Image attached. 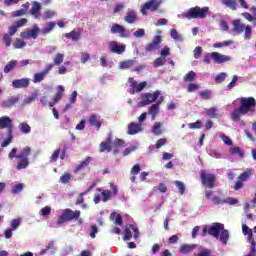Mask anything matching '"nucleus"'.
Wrapping results in <instances>:
<instances>
[{
    "instance_id": "nucleus-1",
    "label": "nucleus",
    "mask_w": 256,
    "mask_h": 256,
    "mask_svg": "<svg viewBox=\"0 0 256 256\" xmlns=\"http://www.w3.org/2000/svg\"><path fill=\"white\" fill-rule=\"evenodd\" d=\"M239 107L230 113V119L235 123L241 121V117L245 115H255L256 99L254 97H240L237 99Z\"/></svg>"
},
{
    "instance_id": "nucleus-2",
    "label": "nucleus",
    "mask_w": 256,
    "mask_h": 256,
    "mask_svg": "<svg viewBox=\"0 0 256 256\" xmlns=\"http://www.w3.org/2000/svg\"><path fill=\"white\" fill-rule=\"evenodd\" d=\"M17 148H12L11 151L8 154V158L10 160L16 159L17 161V166L16 169L17 171H21L23 169H27L29 167V155H31L32 149L31 146H25L19 154H17Z\"/></svg>"
},
{
    "instance_id": "nucleus-3",
    "label": "nucleus",
    "mask_w": 256,
    "mask_h": 256,
    "mask_svg": "<svg viewBox=\"0 0 256 256\" xmlns=\"http://www.w3.org/2000/svg\"><path fill=\"white\" fill-rule=\"evenodd\" d=\"M209 13V7H199L195 6L190 8L187 12L182 13L183 19H205Z\"/></svg>"
},
{
    "instance_id": "nucleus-4",
    "label": "nucleus",
    "mask_w": 256,
    "mask_h": 256,
    "mask_svg": "<svg viewBox=\"0 0 256 256\" xmlns=\"http://www.w3.org/2000/svg\"><path fill=\"white\" fill-rule=\"evenodd\" d=\"M232 31L237 35H241L244 31V39H251L253 35V28L247 26L241 22V19H235L232 21Z\"/></svg>"
},
{
    "instance_id": "nucleus-5",
    "label": "nucleus",
    "mask_w": 256,
    "mask_h": 256,
    "mask_svg": "<svg viewBox=\"0 0 256 256\" xmlns=\"http://www.w3.org/2000/svg\"><path fill=\"white\" fill-rule=\"evenodd\" d=\"M79 217H81L80 210L64 209L62 215L58 217L57 225H63L69 221H79Z\"/></svg>"
},
{
    "instance_id": "nucleus-6",
    "label": "nucleus",
    "mask_w": 256,
    "mask_h": 256,
    "mask_svg": "<svg viewBox=\"0 0 256 256\" xmlns=\"http://www.w3.org/2000/svg\"><path fill=\"white\" fill-rule=\"evenodd\" d=\"M200 179L203 187H206L207 189H215V181H217V176L215 174L200 170Z\"/></svg>"
},
{
    "instance_id": "nucleus-7",
    "label": "nucleus",
    "mask_w": 256,
    "mask_h": 256,
    "mask_svg": "<svg viewBox=\"0 0 256 256\" xmlns=\"http://www.w3.org/2000/svg\"><path fill=\"white\" fill-rule=\"evenodd\" d=\"M109 185L110 190H103V188H97V191L102 195L103 203H107V201H110V199H113V197H117V195H119V189L117 188V185L113 183H110Z\"/></svg>"
},
{
    "instance_id": "nucleus-8",
    "label": "nucleus",
    "mask_w": 256,
    "mask_h": 256,
    "mask_svg": "<svg viewBox=\"0 0 256 256\" xmlns=\"http://www.w3.org/2000/svg\"><path fill=\"white\" fill-rule=\"evenodd\" d=\"M224 227L225 226L221 223H214L210 227L205 226L202 230L201 235L202 237H207L208 234L211 235V237H215V239H219V235Z\"/></svg>"
},
{
    "instance_id": "nucleus-9",
    "label": "nucleus",
    "mask_w": 256,
    "mask_h": 256,
    "mask_svg": "<svg viewBox=\"0 0 256 256\" xmlns=\"http://www.w3.org/2000/svg\"><path fill=\"white\" fill-rule=\"evenodd\" d=\"M163 0H148L140 9L142 15L147 16V11H157L161 7Z\"/></svg>"
},
{
    "instance_id": "nucleus-10",
    "label": "nucleus",
    "mask_w": 256,
    "mask_h": 256,
    "mask_svg": "<svg viewBox=\"0 0 256 256\" xmlns=\"http://www.w3.org/2000/svg\"><path fill=\"white\" fill-rule=\"evenodd\" d=\"M160 95L161 91L159 90L154 91V93L141 94L142 101L140 102V104L142 105V107H145L146 105H151V103H155L157 99H159Z\"/></svg>"
},
{
    "instance_id": "nucleus-11",
    "label": "nucleus",
    "mask_w": 256,
    "mask_h": 256,
    "mask_svg": "<svg viewBox=\"0 0 256 256\" xmlns=\"http://www.w3.org/2000/svg\"><path fill=\"white\" fill-rule=\"evenodd\" d=\"M130 227V228H129ZM129 227L124 228V236H123V241H131V239L134 237V239H139V228L137 226L130 224ZM131 229L134 232L131 233Z\"/></svg>"
},
{
    "instance_id": "nucleus-12",
    "label": "nucleus",
    "mask_w": 256,
    "mask_h": 256,
    "mask_svg": "<svg viewBox=\"0 0 256 256\" xmlns=\"http://www.w3.org/2000/svg\"><path fill=\"white\" fill-rule=\"evenodd\" d=\"M108 49L111 53L123 55V52L127 49V46L125 44H119L117 41H111L108 45Z\"/></svg>"
},
{
    "instance_id": "nucleus-13",
    "label": "nucleus",
    "mask_w": 256,
    "mask_h": 256,
    "mask_svg": "<svg viewBox=\"0 0 256 256\" xmlns=\"http://www.w3.org/2000/svg\"><path fill=\"white\" fill-rule=\"evenodd\" d=\"M110 33H112V35H117V33H119L122 39L129 37V31H127L125 27L120 24H113L110 27Z\"/></svg>"
},
{
    "instance_id": "nucleus-14",
    "label": "nucleus",
    "mask_w": 256,
    "mask_h": 256,
    "mask_svg": "<svg viewBox=\"0 0 256 256\" xmlns=\"http://www.w3.org/2000/svg\"><path fill=\"white\" fill-rule=\"evenodd\" d=\"M53 69V64H48L43 71L40 73L34 74L33 77V83H41L45 79L46 75H49V72H51Z\"/></svg>"
},
{
    "instance_id": "nucleus-15",
    "label": "nucleus",
    "mask_w": 256,
    "mask_h": 256,
    "mask_svg": "<svg viewBox=\"0 0 256 256\" xmlns=\"http://www.w3.org/2000/svg\"><path fill=\"white\" fill-rule=\"evenodd\" d=\"M0 129H7V133H13V120L9 116L0 117Z\"/></svg>"
},
{
    "instance_id": "nucleus-16",
    "label": "nucleus",
    "mask_w": 256,
    "mask_h": 256,
    "mask_svg": "<svg viewBox=\"0 0 256 256\" xmlns=\"http://www.w3.org/2000/svg\"><path fill=\"white\" fill-rule=\"evenodd\" d=\"M30 84L29 78L15 79L12 81V87H14V89H27Z\"/></svg>"
},
{
    "instance_id": "nucleus-17",
    "label": "nucleus",
    "mask_w": 256,
    "mask_h": 256,
    "mask_svg": "<svg viewBox=\"0 0 256 256\" xmlns=\"http://www.w3.org/2000/svg\"><path fill=\"white\" fill-rule=\"evenodd\" d=\"M161 45V36L156 35L152 42L146 45V52L151 53L153 51H157L159 49V46Z\"/></svg>"
},
{
    "instance_id": "nucleus-18",
    "label": "nucleus",
    "mask_w": 256,
    "mask_h": 256,
    "mask_svg": "<svg viewBox=\"0 0 256 256\" xmlns=\"http://www.w3.org/2000/svg\"><path fill=\"white\" fill-rule=\"evenodd\" d=\"M212 59L218 65L231 61V56L223 55L219 52H212Z\"/></svg>"
},
{
    "instance_id": "nucleus-19",
    "label": "nucleus",
    "mask_w": 256,
    "mask_h": 256,
    "mask_svg": "<svg viewBox=\"0 0 256 256\" xmlns=\"http://www.w3.org/2000/svg\"><path fill=\"white\" fill-rule=\"evenodd\" d=\"M88 123L91 125V127H95L97 131L101 129L102 123L100 117L97 114H91L88 119Z\"/></svg>"
},
{
    "instance_id": "nucleus-20",
    "label": "nucleus",
    "mask_w": 256,
    "mask_h": 256,
    "mask_svg": "<svg viewBox=\"0 0 256 256\" xmlns=\"http://www.w3.org/2000/svg\"><path fill=\"white\" fill-rule=\"evenodd\" d=\"M17 103H19V97H11L2 101L1 107H3V109H11V107H15Z\"/></svg>"
},
{
    "instance_id": "nucleus-21",
    "label": "nucleus",
    "mask_w": 256,
    "mask_h": 256,
    "mask_svg": "<svg viewBox=\"0 0 256 256\" xmlns=\"http://www.w3.org/2000/svg\"><path fill=\"white\" fill-rule=\"evenodd\" d=\"M93 161L92 157H86L79 165L74 168V173H79V171H83V169H87L91 162Z\"/></svg>"
},
{
    "instance_id": "nucleus-22",
    "label": "nucleus",
    "mask_w": 256,
    "mask_h": 256,
    "mask_svg": "<svg viewBox=\"0 0 256 256\" xmlns=\"http://www.w3.org/2000/svg\"><path fill=\"white\" fill-rule=\"evenodd\" d=\"M30 14L35 17V19H39L41 15V3L38 1L32 2V7L30 9Z\"/></svg>"
},
{
    "instance_id": "nucleus-23",
    "label": "nucleus",
    "mask_w": 256,
    "mask_h": 256,
    "mask_svg": "<svg viewBox=\"0 0 256 256\" xmlns=\"http://www.w3.org/2000/svg\"><path fill=\"white\" fill-rule=\"evenodd\" d=\"M124 21L130 25L137 22V13L134 10L128 9Z\"/></svg>"
},
{
    "instance_id": "nucleus-24",
    "label": "nucleus",
    "mask_w": 256,
    "mask_h": 256,
    "mask_svg": "<svg viewBox=\"0 0 256 256\" xmlns=\"http://www.w3.org/2000/svg\"><path fill=\"white\" fill-rule=\"evenodd\" d=\"M140 131H141V124L131 122L128 125V135H137V133Z\"/></svg>"
},
{
    "instance_id": "nucleus-25",
    "label": "nucleus",
    "mask_w": 256,
    "mask_h": 256,
    "mask_svg": "<svg viewBox=\"0 0 256 256\" xmlns=\"http://www.w3.org/2000/svg\"><path fill=\"white\" fill-rule=\"evenodd\" d=\"M64 93H65V87H63L62 85L57 86V91L54 96L55 103H59V101L63 99Z\"/></svg>"
},
{
    "instance_id": "nucleus-26",
    "label": "nucleus",
    "mask_w": 256,
    "mask_h": 256,
    "mask_svg": "<svg viewBox=\"0 0 256 256\" xmlns=\"http://www.w3.org/2000/svg\"><path fill=\"white\" fill-rule=\"evenodd\" d=\"M219 241H221V243H223V245H227V243L229 241V230L223 228L220 231Z\"/></svg>"
},
{
    "instance_id": "nucleus-27",
    "label": "nucleus",
    "mask_w": 256,
    "mask_h": 256,
    "mask_svg": "<svg viewBox=\"0 0 256 256\" xmlns=\"http://www.w3.org/2000/svg\"><path fill=\"white\" fill-rule=\"evenodd\" d=\"M159 113V104H153L149 109H148V115H151L152 121H155L157 118V114Z\"/></svg>"
},
{
    "instance_id": "nucleus-28",
    "label": "nucleus",
    "mask_w": 256,
    "mask_h": 256,
    "mask_svg": "<svg viewBox=\"0 0 256 256\" xmlns=\"http://www.w3.org/2000/svg\"><path fill=\"white\" fill-rule=\"evenodd\" d=\"M222 5L231 9V11H235L237 9V0H221Z\"/></svg>"
},
{
    "instance_id": "nucleus-29",
    "label": "nucleus",
    "mask_w": 256,
    "mask_h": 256,
    "mask_svg": "<svg viewBox=\"0 0 256 256\" xmlns=\"http://www.w3.org/2000/svg\"><path fill=\"white\" fill-rule=\"evenodd\" d=\"M230 155H238L239 157H245V151L241 147L235 146L229 149Z\"/></svg>"
},
{
    "instance_id": "nucleus-30",
    "label": "nucleus",
    "mask_w": 256,
    "mask_h": 256,
    "mask_svg": "<svg viewBox=\"0 0 256 256\" xmlns=\"http://www.w3.org/2000/svg\"><path fill=\"white\" fill-rule=\"evenodd\" d=\"M65 37L66 39H71L72 41H78L79 39H81V33L75 30H72L71 32L66 33Z\"/></svg>"
},
{
    "instance_id": "nucleus-31",
    "label": "nucleus",
    "mask_w": 256,
    "mask_h": 256,
    "mask_svg": "<svg viewBox=\"0 0 256 256\" xmlns=\"http://www.w3.org/2000/svg\"><path fill=\"white\" fill-rule=\"evenodd\" d=\"M131 87L133 89H135L136 93H141V91H143V89H145V87H147V82L144 81V82H140L139 84H137V82H133L131 84Z\"/></svg>"
},
{
    "instance_id": "nucleus-32",
    "label": "nucleus",
    "mask_w": 256,
    "mask_h": 256,
    "mask_svg": "<svg viewBox=\"0 0 256 256\" xmlns=\"http://www.w3.org/2000/svg\"><path fill=\"white\" fill-rule=\"evenodd\" d=\"M39 35V26L34 25L30 31L27 32V37L29 39H37Z\"/></svg>"
},
{
    "instance_id": "nucleus-33",
    "label": "nucleus",
    "mask_w": 256,
    "mask_h": 256,
    "mask_svg": "<svg viewBox=\"0 0 256 256\" xmlns=\"http://www.w3.org/2000/svg\"><path fill=\"white\" fill-rule=\"evenodd\" d=\"M18 129L21 133H24V135L31 133V126L27 124V122L20 123Z\"/></svg>"
},
{
    "instance_id": "nucleus-34",
    "label": "nucleus",
    "mask_w": 256,
    "mask_h": 256,
    "mask_svg": "<svg viewBox=\"0 0 256 256\" xmlns=\"http://www.w3.org/2000/svg\"><path fill=\"white\" fill-rule=\"evenodd\" d=\"M55 29V22H48L46 27L42 28L41 33L42 35H48Z\"/></svg>"
},
{
    "instance_id": "nucleus-35",
    "label": "nucleus",
    "mask_w": 256,
    "mask_h": 256,
    "mask_svg": "<svg viewBox=\"0 0 256 256\" xmlns=\"http://www.w3.org/2000/svg\"><path fill=\"white\" fill-rule=\"evenodd\" d=\"M63 61H65V55L62 53H58L54 57L52 65H53V67H55V65L59 66V65H61V63H63Z\"/></svg>"
},
{
    "instance_id": "nucleus-36",
    "label": "nucleus",
    "mask_w": 256,
    "mask_h": 256,
    "mask_svg": "<svg viewBox=\"0 0 256 256\" xmlns=\"http://www.w3.org/2000/svg\"><path fill=\"white\" fill-rule=\"evenodd\" d=\"M110 219L111 221L115 220L116 225H123V217H121L120 214H117V212H112Z\"/></svg>"
},
{
    "instance_id": "nucleus-37",
    "label": "nucleus",
    "mask_w": 256,
    "mask_h": 256,
    "mask_svg": "<svg viewBox=\"0 0 256 256\" xmlns=\"http://www.w3.org/2000/svg\"><path fill=\"white\" fill-rule=\"evenodd\" d=\"M105 151H107L108 153H111L112 146L107 142H101L99 145V153H105Z\"/></svg>"
},
{
    "instance_id": "nucleus-38",
    "label": "nucleus",
    "mask_w": 256,
    "mask_h": 256,
    "mask_svg": "<svg viewBox=\"0 0 256 256\" xmlns=\"http://www.w3.org/2000/svg\"><path fill=\"white\" fill-rule=\"evenodd\" d=\"M17 67V60H11L8 65L4 67V73H11Z\"/></svg>"
},
{
    "instance_id": "nucleus-39",
    "label": "nucleus",
    "mask_w": 256,
    "mask_h": 256,
    "mask_svg": "<svg viewBox=\"0 0 256 256\" xmlns=\"http://www.w3.org/2000/svg\"><path fill=\"white\" fill-rule=\"evenodd\" d=\"M135 65V60H125L120 62V69H131Z\"/></svg>"
},
{
    "instance_id": "nucleus-40",
    "label": "nucleus",
    "mask_w": 256,
    "mask_h": 256,
    "mask_svg": "<svg viewBox=\"0 0 256 256\" xmlns=\"http://www.w3.org/2000/svg\"><path fill=\"white\" fill-rule=\"evenodd\" d=\"M13 142V132H7V138L1 143V147L5 148Z\"/></svg>"
},
{
    "instance_id": "nucleus-41",
    "label": "nucleus",
    "mask_w": 256,
    "mask_h": 256,
    "mask_svg": "<svg viewBox=\"0 0 256 256\" xmlns=\"http://www.w3.org/2000/svg\"><path fill=\"white\" fill-rule=\"evenodd\" d=\"M194 249H195V246H191L189 244H183L180 247V253H183L185 255L187 253H191V251H194Z\"/></svg>"
},
{
    "instance_id": "nucleus-42",
    "label": "nucleus",
    "mask_w": 256,
    "mask_h": 256,
    "mask_svg": "<svg viewBox=\"0 0 256 256\" xmlns=\"http://www.w3.org/2000/svg\"><path fill=\"white\" fill-rule=\"evenodd\" d=\"M195 77H197V74H195V72L189 71L185 76H184V81L185 83H191V81H195Z\"/></svg>"
},
{
    "instance_id": "nucleus-43",
    "label": "nucleus",
    "mask_w": 256,
    "mask_h": 256,
    "mask_svg": "<svg viewBox=\"0 0 256 256\" xmlns=\"http://www.w3.org/2000/svg\"><path fill=\"white\" fill-rule=\"evenodd\" d=\"M167 63V59L165 57H158L154 60V67L157 69L158 67H163Z\"/></svg>"
},
{
    "instance_id": "nucleus-44",
    "label": "nucleus",
    "mask_w": 256,
    "mask_h": 256,
    "mask_svg": "<svg viewBox=\"0 0 256 256\" xmlns=\"http://www.w3.org/2000/svg\"><path fill=\"white\" fill-rule=\"evenodd\" d=\"M59 155H61V148L56 149L50 156V163H57L59 160Z\"/></svg>"
},
{
    "instance_id": "nucleus-45",
    "label": "nucleus",
    "mask_w": 256,
    "mask_h": 256,
    "mask_svg": "<svg viewBox=\"0 0 256 256\" xmlns=\"http://www.w3.org/2000/svg\"><path fill=\"white\" fill-rule=\"evenodd\" d=\"M21 226V218H15L11 221V230L12 231H17V229H19V227Z\"/></svg>"
},
{
    "instance_id": "nucleus-46",
    "label": "nucleus",
    "mask_w": 256,
    "mask_h": 256,
    "mask_svg": "<svg viewBox=\"0 0 256 256\" xmlns=\"http://www.w3.org/2000/svg\"><path fill=\"white\" fill-rule=\"evenodd\" d=\"M174 185L177 187L179 190L180 195L185 194V184L179 180L174 181Z\"/></svg>"
},
{
    "instance_id": "nucleus-47",
    "label": "nucleus",
    "mask_w": 256,
    "mask_h": 256,
    "mask_svg": "<svg viewBox=\"0 0 256 256\" xmlns=\"http://www.w3.org/2000/svg\"><path fill=\"white\" fill-rule=\"evenodd\" d=\"M206 115L211 119H217V108L212 107L206 110Z\"/></svg>"
},
{
    "instance_id": "nucleus-48",
    "label": "nucleus",
    "mask_w": 256,
    "mask_h": 256,
    "mask_svg": "<svg viewBox=\"0 0 256 256\" xmlns=\"http://www.w3.org/2000/svg\"><path fill=\"white\" fill-rule=\"evenodd\" d=\"M152 133L156 136H159L163 133V131L161 130V123H155L153 128H152Z\"/></svg>"
},
{
    "instance_id": "nucleus-49",
    "label": "nucleus",
    "mask_w": 256,
    "mask_h": 256,
    "mask_svg": "<svg viewBox=\"0 0 256 256\" xmlns=\"http://www.w3.org/2000/svg\"><path fill=\"white\" fill-rule=\"evenodd\" d=\"M170 35L175 41H183V37L177 32V29H172Z\"/></svg>"
},
{
    "instance_id": "nucleus-50",
    "label": "nucleus",
    "mask_w": 256,
    "mask_h": 256,
    "mask_svg": "<svg viewBox=\"0 0 256 256\" xmlns=\"http://www.w3.org/2000/svg\"><path fill=\"white\" fill-rule=\"evenodd\" d=\"M13 45L14 49H23V47H26L27 42H25L23 39H18Z\"/></svg>"
},
{
    "instance_id": "nucleus-51",
    "label": "nucleus",
    "mask_w": 256,
    "mask_h": 256,
    "mask_svg": "<svg viewBox=\"0 0 256 256\" xmlns=\"http://www.w3.org/2000/svg\"><path fill=\"white\" fill-rule=\"evenodd\" d=\"M11 37V34H5L3 36V43L5 44L6 47H11V43L13 41Z\"/></svg>"
},
{
    "instance_id": "nucleus-52",
    "label": "nucleus",
    "mask_w": 256,
    "mask_h": 256,
    "mask_svg": "<svg viewBox=\"0 0 256 256\" xmlns=\"http://www.w3.org/2000/svg\"><path fill=\"white\" fill-rule=\"evenodd\" d=\"M85 195H87V192H82L80 193L77 198H76V203L75 205H83L84 201H85Z\"/></svg>"
},
{
    "instance_id": "nucleus-53",
    "label": "nucleus",
    "mask_w": 256,
    "mask_h": 256,
    "mask_svg": "<svg viewBox=\"0 0 256 256\" xmlns=\"http://www.w3.org/2000/svg\"><path fill=\"white\" fill-rule=\"evenodd\" d=\"M202 126L203 122L201 120L188 124L189 129H201Z\"/></svg>"
},
{
    "instance_id": "nucleus-54",
    "label": "nucleus",
    "mask_w": 256,
    "mask_h": 256,
    "mask_svg": "<svg viewBox=\"0 0 256 256\" xmlns=\"http://www.w3.org/2000/svg\"><path fill=\"white\" fill-rule=\"evenodd\" d=\"M55 15H56L55 11H53V10H46L44 12L43 20L47 21V19H51V18L55 17Z\"/></svg>"
},
{
    "instance_id": "nucleus-55",
    "label": "nucleus",
    "mask_w": 256,
    "mask_h": 256,
    "mask_svg": "<svg viewBox=\"0 0 256 256\" xmlns=\"http://www.w3.org/2000/svg\"><path fill=\"white\" fill-rule=\"evenodd\" d=\"M226 78H227V73L222 72V73L216 75L215 82L216 83H223V81H225Z\"/></svg>"
},
{
    "instance_id": "nucleus-56",
    "label": "nucleus",
    "mask_w": 256,
    "mask_h": 256,
    "mask_svg": "<svg viewBox=\"0 0 256 256\" xmlns=\"http://www.w3.org/2000/svg\"><path fill=\"white\" fill-rule=\"evenodd\" d=\"M69 181H71V174L70 173H64L60 177V183L67 184V183H69Z\"/></svg>"
},
{
    "instance_id": "nucleus-57",
    "label": "nucleus",
    "mask_w": 256,
    "mask_h": 256,
    "mask_svg": "<svg viewBox=\"0 0 256 256\" xmlns=\"http://www.w3.org/2000/svg\"><path fill=\"white\" fill-rule=\"evenodd\" d=\"M220 138L225 143V145H229L230 147H233V140H231V138H229V136L223 134L220 136Z\"/></svg>"
},
{
    "instance_id": "nucleus-58",
    "label": "nucleus",
    "mask_w": 256,
    "mask_h": 256,
    "mask_svg": "<svg viewBox=\"0 0 256 256\" xmlns=\"http://www.w3.org/2000/svg\"><path fill=\"white\" fill-rule=\"evenodd\" d=\"M199 95L202 99H205V100L211 99V91L209 90L200 91Z\"/></svg>"
},
{
    "instance_id": "nucleus-59",
    "label": "nucleus",
    "mask_w": 256,
    "mask_h": 256,
    "mask_svg": "<svg viewBox=\"0 0 256 256\" xmlns=\"http://www.w3.org/2000/svg\"><path fill=\"white\" fill-rule=\"evenodd\" d=\"M131 175H139V173H141V165L139 164H135L131 171H130Z\"/></svg>"
},
{
    "instance_id": "nucleus-60",
    "label": "nucleus",
    "mask_w": 256,
    "mask_h": 256,
    "mask_svg": "<svg viewBox=\"0 0 256 256\" xmlns=\"http://www.w3.org/2000/svg\"><path fill=\"white\" fill-rule=\"evenodd\" d=\"M40 213L43 217H47V215H51V206H46L40 210Z\"/></svg>"
},
{
    "instance_id": "nucleus-61",
    "label": "nucleus",
    "mask_w": 256,
    "mask_h": 256,
    "mask_svg": "<svg viewBox=\"0 0 256 256\" xmlns=\"http://www.w3.org/2000/svg\"><path fill=\"white\" fill-rule=\"evenodd\" d=\"M23 191V184H17L14 187H12V193L14 195H17V193H21Z\"/></svg>"
},
{
    "instance_id": "nucleus-62",
    "label": "nucleus",
    "mask_w": 256,
    "mask_h": 256,
    "mask_svg": "<svg viewBox=\"0 0 256 256\" xmlns=\"http://www.w3.org/2000/svg\"><path fill=\"white\" fill-rule=\"evenodd\" d=\"M167 144V139L165 138H160L157 142H156V145H155V148L156 149H161L163 147V145H166Z\"/></svg>"
},
{
    "instance_id": "nucleus-63",
    "label": "nucleus",
    "mask_w": 256,
    "mask_h": 256,
    "mask_svg": "<svg viewBox=\"0 0 256 256\" xmlns=\"http://www.w3.org/2000/svg\"><path fill=\"white\" fill-rule=\"evenodd\" d=\"M212 201H213L214 205H223V203H225V199H222L219 196H214L212 198Z\"/></svg>"
},
{
    "instance_id": "nucleus-64",
    "label": "nucleus",
    "mask_w": 256,
    "mask_h": 256,
    "mask_svg": "<svg viewBox=\"0 0 256 256\" xmlns=\"http://www.w3.org/2000/svg\"><path fill=\"white\" fill-rule=\"evenodd\" d=\"M201 53H203V48L198 46L194 49V59H199L201 57Z\"/></svg>"
}]
</instances>
